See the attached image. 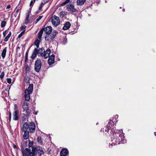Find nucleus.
Segmentation results:
<instances>
[{
    "label": "nucleus",
    "instance_id": "e433bc0d",
    "mask_svg": "<svg viewBox=\"0 0 156 156\" xmlns=\"http://www.w3.org/2000/svg\"><path fill=\"white\" fill-rule=\"evenodd\" d=\"M30 70V67L28 66L27 65L25 68V70L26 72H27L29 71Z\"/></svg>",
    "mask_w": 156,
    "mask_h": 156
},
{
    "label": "nucleus",
    "instance_id": "6ab92c4d",
    "mask_svg": "<svg viewBox=\"0 0 156 156\" xmlns=\"http://www.w3.org/2000/svg\"><path fill=\"white\" fill-rule=\"evenodd\" d=\"M6 51V47L4 49H3L1 54V56L3 58H4L5 56Z\"/></svg>",
    "mask_w": 156,
    "mask_h": 156
},
{
    "label": "nucleus",
    "instance_id": "5701e85b",
    "mask_svg": "<svg viewBox=\"0 0 156 156\" xmlns=\"http://www.w3.org/2000/svg\"><path fill=\"white\" fill-rule=\"evenodd\" d=\"M37 140L38 142L41 144L42 143V140L41 139V137L40 136H38L37 138Z\"/></svg>",
    "mask_w": 156,
    "mask_h": 156
},
{
    "label": "nucleus",
    "instance_id": "49530a36",
    "mask_svg": "<svg viewBox=\"0 0 156 156\" xmlns=\"http://www.w3.org/2000/svg\"><path fill=\"white\" fill-rule=\"evenodd\" d=\"M17 109V106L16 104L14 105V110L15 111H17L16 110Z\"/></svg>",
    "mask_w": 156,
    "mask_h": 156
},
{
    "label": "nucleus",
    "instance_id": "39448f33",
    "mask_svg": "<svg viewBox=\"0 0 156 156\" xmlns=\"http://www.w3.org/2000/svg\"><path fill=\"white\" fill-rule=\"evenodd\" d=\"M51 22L52 24L55 27L58 25L60 23V20L59 17L54 15L51 18Z\"/></svg>",
    "mask_w": 156,
    "mask_h": 156
},
{
    "label": "nucleus",
    "instance_id": "a19ab883",
    "mask_svg": "<svg viewBox=\"0 0 156 156\" xmlns=\"http://www.w3.org/2000/svg\"><path fill=\"white\" fill-rule=\"evenodd\" d=\"M26 27L25 26H23L21 27L20 30H23L26 28Z\"/></svg>",
    "mask_w": 156,
    "mask_h": 156
},
{
    "label": "nucleus",
    "instance_id": "bb28decb",
    "mask_svg": "<svg viewBox=\"0 0 156 156\" xmlns=\"http://www.w3.org/2000/svg\"><path fill=\"white\" fill-rule=\"evenodd\" d=\"M39 43L40 41L39 40H37L36 41L34 44L35 45L37 46V48H38L39 47Z\"/></svg>",
    "mask_w": 156,
    "mask_h": 156
},
{
    "label": "nucleus",
    "instance_id": "bf43d9fd",
    "mask_svg": "<svg viewBox=\"0 0 156 156\" xmlns=\"http://www.w3.org/2000/svg\"><path fill=\"white\" fill-rule=\"evenodd\" d=\"M19 9H18L16 11V13H17L18 12H19Z\"/></svg>",
    "mask_w": 156,
    "mask_h": 156
},
{
    "label": "nucleus",
    "instance_id": "69168bd1",
    "mask_svg": "<svg viewBox=\"0 0 156 156\" xmlns=\"http://www.w3.org/2000/svg\"><path fill=\"white\" fill-rule=\"evenodd\" d=\"M38 12H36V13H37V14Z\"/></svg>",
    "mask_w": 156,
    "mask_h": 156
},
{
    "label": "nucleus",
    "instance_id": "052dcab7",
    "mask_svg": "<svg viewBox=\"0 0 156 156\" xmlns=\"http://www.w3.org/2000/svg\"><path fill=\"white\" fill-rule=\"evenodd\" d=\"M25 61H26L27 60V57L26 58V57H25Z\"/></svg>",
    "mask_w": 156,
    "mask_h": 156
},
{
    "label": "nucleus",
    "instance_id": "2eb2a0df",
    "mask_svg": "<svg viewBox=\"0 0 156 156\" xmlns=\"http://www.w3.org/2000/svg\"><path fill=\"white\" fill-rule=\"evenodd\" d=\"M45 40L47 41H50L53 39L51 35L46 34L45 37Z\"/></svg>",
    "mask_w": 156,
    "mask_h": 156
},
{
    "label": "nucleus",
    "instance_id": "864d4df0",
    "mask_svg": "<svg viewBox=\"0 0 156 156\" xmlns=\"http://www.w3.org/2000/svg\"><path fill=\"white\" fill-rule=\"evenodd\" d=\"M11 6L10 5H8L7 6L6 8L7 9H10L11 8Z\"/></svg>",
    "mask_w": 156,
    "mask_h": 156
},
{
    "label": "nucleus",
    "instance_id": "13d9d810",
    "mask_svg": "<svg viewBox=\"0 0 156 156\" xmlns=\"http://www.w3.org/2000/svg\"><path fill=\"white\" fill-rule=\"evenodd\" d=\"M27 56H28V52H27L26 53V58L27 57Z\"/></svg>",
    "mask_w": 156,
    "mask_h": 156
},
{
    "label": "nucleus",
    "instance_id": "6e6552de",
    "mask_svg": "<svg viewBox=\"0 0 156 156\" xmlns=\"http://www.w3.org/2000/svg\"><path fill=\"white\" fill-rule=\"evenodd\" d=\"M67 9L68 11L72 12H75L76 11V9L75 8L74 5L72 4L68 5Z\"/></svg>",
    "mask_w": 156,
    "mask_h": 156
},
{
    "label": "nucleus",
    "instance_id": "f3484780",
    "mask_svg": "<svg viewBox=\"0 0 156 156\" xmlns=\"http://www.w3.org/2000/svg\"><path fill=\"white\" fill-rule=\"evenodd\" d=\"M44 31V28H43L38 32V38L39 39H41Z\"/></svg>",
    "mask_w": 156,
    "mask_h": 156
},
{
    "label": "nucleus",
    "instance_id": "1a4fd4ad",
    "mask_svg": "<svg viewBox=\"0 0 156 156\" xmlns=\"http://www.w3.org/2000/svg\"><path fill=\"white\" fill-rule=\"evenodd\" d=\"M44 31L47 35L50 34L52 31V28L51 26L47 27L44 28Z\"/></svg>",
    "mask_w": 156,
    "mask_h": 156
},
{
    "label": "nucleus",
    "instance_id": "c03bdc74",
    "mask_svg": "<svg viewBox=\"0 0 156 156\" xmlns=\"http://www.w3.org/2000/svg\"><path fill=\"white\" fill-rule=\"evenodd\" d=\"M34 1L32 0L30 3V6H32L34 4Z\"/></svg>",
    "mask_w": 156,
    "mask_h": 156
},
{
    "label": "nucleus",
    "instance_id": "7ed1b4c3",
    "mask_svg": "<svg viewBox=\"0 0 156 156\" xmlns=\"http://www.w3.org/2000/svg\"><path fill=\"white\" fill-rule=\"evenodd\" d=\"M35 147H32V150L28 149L26 148L25 149L26 152L24 153L27 156H37V152H35Z\"/></svg>",
    "mask_w": 156,
    "mask_h": 156
},
{
    "label": "nucleus",
    "instance_id": "f704fd0d",
    "mask_svg": "<svg viewBox=\"0 0 156 156\" xmlns=\"http://www.w3.org/2000/svg\"><path fill=\"white\" fill-rule=\"evenodd\" d=\"M55 55L54 54H52L48 58H50L51 59L55 60Z\"/></svg>",
    "mask_w": 156,
    "mask_h": 156
},
{
    "label": "nucleus",
    "instance_id": "ddd939ff",
    "mask_svg": "<svg viewBox=\"0 0 156 156\" xmlns=\"http://www.w3.org/2000/svg\"><path fill=\"white\" fill-rule=\"evenodd\" d=\"M18 112L17 111H14L13 113V119L15 120H18L19 119L18 115Z\"/></svg>",
    "mask_w": 156,
    "mask_h": 156
},
{
    "label": "nucleus",
    "instance_id": "8fccbe9b",
    "mask_svg": "<svg viewBox=\"0 0 156 156\" xmlns=\"http://www.w3.org/2000/svg\"><path fill=\"white\" fill-rule=\"evenodd\" d=\"M23 105H26L27 106H28V102H24L23 104Z\"/></svg>",
    "mask_w": 156,
    "mask_h": 156
},
{
    "label": "nucleus",
    "instance_id": "0eeeda50",
    "mask_svg": "<svg viewBox=\"0 0 156 156\" xmlns=\"http://www.w3.org/2000/svg\"><path fill=\"white\" fill-rule=\"evenodd\" d=\"M35 152L38 153L39 156H41L42 154H44L43 149L42 147L40 146L35 147Z\"/></svg>",
    "mask_w": 156,
    "mask_h": 156
},
{
    "label": "nucleus",
    "instance_id": "de8ad7c7",
    "mask_svg": "<svg viewBox=\"0 0 156 156\" xmlns=\"http://www.w3.org/2000/svg\"><path fill=\"white\" fill-rule=\"evenodd\" d=\"M66 3L65 2H64L61 4V6H64L66 4Z\"/></svg>",
    "mask_w": 156,
    "mask_h": 156
},
{
    "label": "nucleus",
    "instance_id": "e2e57ef3",
    "mask_svg": "<svg viewBox=\"0 0 156 156\" xmlns=\"http://www.w3.org/2000/svg\"><path fill=\"white\" fill-rule=\"evenodd\" d=\"M122 11L123 12H124L125 11V9H122Z\"/></svg>",
    "mask_w": 156,
    "mask_h": 156
},
{
    "label": "nucleus",
    "instance_id": "603ef678",
    "mask_svg": "<svg viewBox=\"0 0 156 156\" xmlns=\"http://www.w3.org/2000/svg\"><path fill=\"white\" fill-rule=\"evenodd\" d=\"M13 147L14 148H17V147L15 144H13Z\"/></svg>",
    "mask_w": 156,
    "mask_h": 156
},
{
    "label": "nucleus",
    "instance_id": "a211bd4d",
    "mask_svg": "<svg viewBox=\"0 0 156 156\" xmlns=\"http://www.w3.org/2000/svg\"><path fill=\"white\" fill-rule=\"evenodd\" d=\"M86 0H77V4L78 5H83Z\"/></svg>",
    "mask_w": 156,
    "mask_h": 156
},
{
    "label": "nucleus",
    "instance_id": "dca6fc26",
    "mask_svg": "<svg viewBox=\"0 0 156 156\" xmlns=\"http://www.w3.org/2000/svg\"><path fill=\"white\" fill-rule=\"evenodd\" d=\"M24 134L23 136V139L25 140L27 139L29 137V131H24Z\"/></svg>",
    "mask_w": 156,
    "mask_h": 156
},
{
    "label": "nucleus",
    "instance_id": "b1692460",
    "mask_svg": "<svg viewBox=\"0 0 156 156\" xmlns=\"http://www.w3.org/2000/svg\"><path fill=\"white\" fill-rule=\"evenodd\" d=\"M25 112V113H24L26 115V116H29L30 113V110L29 109V108L27 110H24Z\"/></svg>",
    "mask_w": 156,
    "mask_h": 156
},
{
    "label": "nucleus",
    "instance_id": "4d7b16f0",
    "mask_svg": "<svg viewBox=\"0 0 156 156\" xmlns=\"http://www.w3.org/2000/svg\"><path fill=\"white\" fill-rule=\"evenodd\" d=\"M63 13V11H61L60 12V15H62Z\"/></svg>",
    "mask_w": 156,
    "mask_h": 156
},
{
    "label": "nucleus",
    "instance_id": "aec40b11",
    "mask_svg": "<svg viewBox=\"0 0 156 156\" xmlns=\"http://www.w3.org/2000/svg\"><path fill=\"white\" fill-rule=\"evenodd\" d=\"M34 142L33 141H30V140H29V143H28V146L29 148L28 149H30V150H32V147H34L33 146V144Z\"/></svg>",
    "mask_w": 156,
    "mask_h": 156
},
{
    "label": "nucleus",
    "instance_id": "20e7f679",
    "mask_svg": "<svg viewBox=\"0 0 156 156\" xmlns=\"http://www.w3.org/2000/svg\"><path fill=\"white\" fill-rule=\"evenodd\" d=\"M41 66V62L40 59H37L35 63L34 70L37 72H39Z\"/></svg>",
    "mask_w": 156,
    "mask_h": 156
},
{
    "label": "nucleus",
    "instance_id": "a878e982",
    "mask_svg": "<svg viewBox=\"0 0 156 156\" xmlns=\"http://www.w3.org/2000/svg\"><path fill=\"white\" fill-rule=\"evenodd\" d=\"M48 63L50 65H51L53 63H54L55 60L51 59L50 58H48Z\"/></svg>",
    "mask_w": 156,
    "mask_h": 156
},
{
    "label": "nucleus",
    "instance_id": "9d476101",
    "mask_svg": "<svg viewBox=\"0 0 156 156\" xmlns=\"http://www.w3.org/2000/svg\"><path fill=\"white\" fill-rule=\"evenodd\" d=\"M68 153V151L66 148L63 149L60 151V156H66Z\"/></svg>",
    "mask_w": 156,
    "mask_h": 156
},
{
    "label": "nucleus",
    "instance_id": "338daca9",
    "mask_svg": "<svg viewBox=\"0 0 156 156\" xmlns=\"http://www.w3.org/2000/svg\"><path fill=\"white\" fill-rule=\"evenodd\" d=\"M1 47V45H0V48Z\"/></svg>",
    "mask_w": 156,
    "mask_h": 156
},
{
    "label": "nucleus",
    "instance_id": "393cba45",
    "mask_svg": "<svg viewBox=\"0 0 156 156\" xmlns=\"http://www.w3.org/2000/svg\"><path fill=\"white\" fill-rule=\"evenodd\" d=\"M25 115H26L24 114V113H23L21 115V117L22 118V121H24L26 120L27 117L28 116H26Z\"/></svg>",
    "mask_w": 156,
    "mask_h": 156
},
{
    "label": "nucleus",
    "instance_id": "0e129e2a",
    "mask_svg": "<svg viewBox=\"0 0 156 156\" xmlns=\"http://www.w3.org/2000/svg\"><path fill=\"white\" fill-rule=\"evenodd\" d=\"M154 133L155 135V136H156V133L155 132Z\"/></svg>",
    "mask_w": 156,
    "mask_h": 156
},
{
    "label": "nucleus",
    "instance_id": "680f3d73",
    "mask_svg": "<svg viewBox=\"0 0 156 156\" xmlns=\"http://www.w3.org/2000/svg\"><path fill=\"white\" fill-rule=\"evenodd\" d=\"M34 114L35 115H37V112H35V113H34Z\"/></svg>",
    "mask_w": 156,
    "mask_h": 156
},
{
    "label": "nucleus",
    "instance_id": "a18cd8bd",
    "mask_svg": "<svg viewBox=\"0 0 156 156\" xmlns=\"http://www.w3.org/2000/svg\"><path fill=\"white\" fill-rule=\"evenodd\" d=\"M49 0H44V1L43 2L45 4L48 2Z\"/></svg>",
    "mask_w": 156,
    "mask_h": 156
},
{
    "label": "nucleus",
    "instance_id": "4c0bfd02",
    "mask_svg": "<svg viewBox=\"0 0 156 156\" xmlns=\"http://www.w3.org/2000/svg\"><path fill=\"white\" fill-rule=\"evenodd\" d=\"M4 72H2L0 75V78L2 79H3L4 77Z\"/></svg>",
    "mask_w": 156,
    "mask_h": 156
},
{
    "label": "nucleus",
    "instance_id": "423d86ee",
    "mask_svg": "<svg viewBox=\"0 0 156 156\" xmlns=\"http://www.w3.org/2000/svg\"><path fill=\"white\" fill-rule=\"evenodd\" d=\"M29 127V131L31 133H33L35 131V125L34 123L31 122L28 124Z\"/></svg>",
    "mask_w": 156,
    "mask_h": 156
},
{
    "label": "nucleus",
    "instance_id": "4be33fe9",
    "mask_svg": "<svg viewBox=\"0 0 156 156\" xmlns=\"http://www.w3.org/2000/svg\"><path fill=\"white\" fill-rule=\"evenodd\" d=\"M58 33V32L56 30H54L51 34V35L52 36V37L53 39L56 36V34Z\"/></svg>",
    "mask_w": 156,
    "mask_h": 156
},
{
    "label": "nucleus",
    "instance_id": "2f4dec72",
    "mask_svg": "<svg viewBox=\"0 0 156 156\" xmlns=\"http://www.w3.org/2000/svg\"><path fill=\"white\" fill-rule=\"evenodd\" d=\"M31 7L30 8V10L28 11L27 12L26 14V16L29 17V16L31 13Z\"/></svg>",
    "mask_w": 156,
    "mask_h": 156
},
{
    "label": "nucleus",
    "instance_id": "f03ea898",
    "mask_svg": "<svg viewBox=\"0 0 156 156\" xmlns=\"http://www.w3.org/2000/svg\"><path fill=\"white\" fill-rule=\"evenodd\" d=\"M33 90V84H30L27 89L25 90V98L27 101H29L30 98V94H32Z\"/></svg>",
    "mask_w": 156,
    "mask_h": 156
},
{
    "label": "nucleus",
    "instance_id": "473e14b6",
    "mask_svg": "<svg viewBox=\"0 0 156 156\" xmlns=\"http://www.w3.org/2000/svg\"><path fill=\"white\" fill-rule=\"evenodd\" d=\"M29 17L26 16L25 21V23L26 24H27L29 23Z\"/></svg>",
    "mask_w": 156,
    "mask_h": 156
},
{
    "label": "nucleus",
    "instance_id": "5fc2aeb1",
    "mask_svg": "<svg viewBox=\"0 0 156 156\" xmlns=\"http://www.w3.org/2000/svg\"><path fill=\"white\" fill-rule=\"evenodd\" d=\"M70 0H66L65 2L67 4L70 2Z\"/></svg>",
    "mask_w": 156,
    "mask_h": 156
},
{
    "label": "nucleus",
    "instance_id": "09e8293b",
    "mask_svg": "<svg viewBox=\"0 0 156 156\" xmlns=\"http://www.w3.org/2000/svg\"><path fill=\"white\" fill-rule=\"evenodd\" d=\"M6 31H7V30H5L4 32H3V34L4 37H5V36Z\"/></svg>",
    "mask_w": 156,
    "mask_h": 156
},
{
    "label": "nucleus",
    "instance_id": "f257e3e1",
    "mask_svg": "<svg viewBox=\"0 0 156 156\" xmlns=\"http://www.w3.org/2000/svg\"><path fill=\"white\" fill-rule=\"evenodd\" d=\"M38 50V56H44L46 58L49 56L51 52V50L49 48H48L46 51L43 48H39Z\"/></svg>",
    "mask_w": 156,
    "mask_h": 156
},
{
    "label": "nucleus",
    "instance_id": "ea45409f",
    "mask_svg": "<svg viewBox=\"0 0 156 156\" xmlns=\"http://www.w3.org/2000/svg\"><path fill=\"white\" fill-rule=\"evenodd\" d=\"M25 81L26 82L29 83V78L28 77H25Z\"/></svg>",
    "mask_w": 156,
    "mask_h": 156
},
{
    "label": "nucleus",
    "instance_id": "f8f14e48",
    "mask_svg": "<svg viewBox=\"0 0 156 156\" xmlns=\"http://www.w3.org/2000/svg\"><path fill=\"white\" fill-rule=\"evenodd\" d=\"M71 24L69 22H67L64 25L62 29L64 30H66L68 29L70 27Z\"/></svg>",
    "mask_w": 156,
    "mask_h": 156
},
{
    "label": "nucleus",
    "instance_id": "4468645a",
    "mask_svg": "<svg viewBox=\"0 0 156 156\" xmlns=\"http://www.w3.org/2000/svg\"><path fill=\"white\" fill-rule=\"evenodd\" d=\"M110 123L108 122V124L107 125V128L105 130V131L107 132L108 133H109V132L110 133H111V132H112V129L111 127H110Z\"/></svg>",
    "mask_w": 156,
    "mask_h": 156
},
{
    "label": "nucleus",
    "instance_id": "37998d69",
    "mask_svg": "<svg viewBox=\"0 0 156 156\" xmlns=\"http://www.w3.org/2000/svg\"><path fill=\"white\" fill-rule=\"evenodd\" d=\"M7 82L9 83H10L11 82V79L10 78H7Z\"/></svg>",
    "mask_w": 156,
    "mask_h": 156
},
{
    "label": "nucleus",
    "instance_id": "3c124183",
    "mask_svg": "<svg viewBox=\"0 0 156 156\" xmlns=\"http://www.w3.org/2000/svg\"><path fill=\"white\" fill-rule=\"evenodd\" d=\"M11 112H9V120L10 121L11 120Z\"/></svg>",
    "mask_w": 156,
    "mask_h": 156
},
{
    "label": "nucleus",
    "instance_id": "6e6d98bb",
    "mask_svg": "<svg viewBox=\"0 0 156 156\" xmlns=\"http://www.w3.org/2000/svg\"><path fill=\"white\" fill-rule=\"evenodd\" d=\"M122 135H119V140H120V138H121V137H122Z\"/></svg>",
    "mask_w": 156,
    "mask_h": 156
},
{
    "label": "nucleus",
    "instance_id": "c9c22d12",
    "mask_svg": "<svg viewBox=\"0 0 156 156\" xmlns=\"http://www.w3.org/2000/svg\"><path fill=\"white\" fill-rule=\"evenodd\" d=\"M23 107L24 110V111L26 110H27L28 108H29V106H27L26 105H23Z\"/></svg>",
    "mask_w": 156,
    "mask_h": 156
},
{
    "label": "nucleus",
    "instance_id": "cd10ccee",
    "mask_svg": "<svg viewBox=\"0 0 156 156\" xmlns=\"http://www.w3.org/2000/svg\"><path fill=\"white\" fill-rule=\"evenodd\" d=\"M6 22L5 21H2L1 27L2 28L5 27L6 25Z\"/></svg>",
    "mask_w": 156,
    "mask_h": 156
},
{
    "label": "nucleus",
    "instance_id": "c85d7f7f",
    "mask_svg": "<svg viewBox=\"0 0 156 156\" xmlns=\"http://www.w3.org/2000/svg\"><path fill=\"white\" fill-rule=\"evenodd\" d=\"M43 17V16H40L35 20V23L36 24Z\"/></svg>",
    "mask_w": 156,
    "mask_h": 156
},
{
    "label": "nucleus",
    "instance_id": "58836bf2",
    "mask_svg": "<svg viewBox=\"0 0 156 156\" xmlns=\"http://www.w3.org/2000/svg\"><path fill=\"white\" fill-rule=\"evenodd\" d=\"M25 30H23V31H22L21 33L18 35V38H20L24 34L25 32Z\"/></svg>",
    "mask_w": 156,
    "mask_h": 156
},
{
    "label": "nucleus",
    "instance_id": "c756f323",
    "mask_svg": "<svg viewBox=\"0 0 156 156\" xmlns=\"http://www.w3.org/2000/svg\"><path fill=\"white\" fill-rule=\"evenodd\" d=\"M44 5V4L42 2L39 7V9L40 11H41L42 10V8Z\"/></svg>",
    "mask_w": 156,
    "mask_h": 156
},
{
    "label": "nucleus",
    "instance_id": "79ce46f5",
    "mask_svg": "<svg viewBox=\"0 0 156 156\" xmlns=\"http://www.w3.org/2000/svg\"><path fill=\"white\" fill-rule=\"evenodd\" d=\"M36 56H37V55L36 54L33 53L32 54V55L31 56V58H35L36 57Z\"/></svg>",
    "mask_w": 156,
    "mask_h": 156
},
{
    "label": "nucleus",
    "instance_id": "72a5a7b5",
    "mask_svg": "<svg viewBox=\"0 0 156 156\" xmlns=\"http://www.w3.org/2000/svg\"><path fill=\"white\" fill-rule=\"evenodd\" d=\"M33 53L35 54L36 55L37 54L38 55V50L37 49V48H35L34 49Z\"/></svg>",
    "mask_w": 156,
    "mask_h": 156
},
{
    "label": "nucleus",
    "instance_id": "9b49d317",
    "mask_svg": "<svg viewBox=\"0 0 156 156\" xmlns=\"http://www.w3.org/2000/svg\"><path fill=\"white\" fill-rule=\"evenodd\" d=\"M23 126V127L21 128V130L22 131H28V129H29L28 125L27 122H24Z\"/></svg>",
    "mask_w": 156,
    "mask_h": 156
},
{
    "label": "nucleus",
    "instance_id": "412c9836",
    "mask_svg": "<svg viewBox=\"0 0 156 156\" xmlns=\"http://www.w3.org/2000/svg\"><path fill=\"white\" fill-rule=\"evenodd\" d=\"M11 32H10L9 34H8V35L5 37L4 39V41L5 42L7 41L10 37H11Z\"/></svg>",
    "mask_w": 156,
    "mask_h": 156
},
{
    "label": "nucleus",
    "instance_id": "7c9ffc66",
    "mask_svg": "<svg viewBox=\"0 0 156 156\" xmlns=\"http://www.w3.org/2000/svg\"><path fill=\"white\" fill-rule=\"evenodd\" d=\"M21 149H22V153L23 154V156H27V155H26L25 154H24V153L25 152H26V151H25V149L24 150L23 147L22 146L21 147Z\"/></svg>",
    "mask_w": 156,
    "mask_h": 156
}]
</instances>
